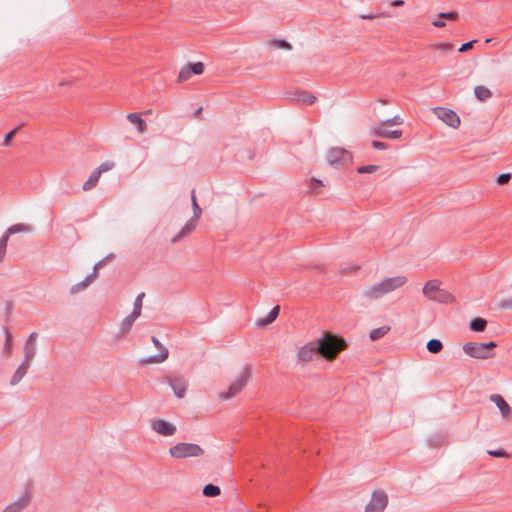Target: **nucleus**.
<instances>
[{
    "label": "nucleus",
    "mask_w": 512,
    "mask_h": 512,
    "mask_svg": "<svg viewBox=\"0 0 512 512\" xmlns=\"http://www.w3.org/2000/svg\"><path fill=\"white\" fill-rule=\"evenodd\" d=\"M316 342L319 354L327 359H334L346 347L344 339L333 334H326Z\"/></svg>",
    "instance_id": "nucleus-1"
},
{
    "label": "nucleus",
    "mask_w": 512,
    "mask_h": 512,
    "mask_svg": "<svg viewBox=\"0 0 512 512\" xmlns=\"http://www.w3.org/2000/svg\"><path fill=\"white\" fill-rule=\"evenodd\" d=\"M497 343L490 341L487 343L467 342L463 345L462 349L465 354L476 359H490L494 357V349Z\"/></svg>",
    "instance_id": "nucleus-2"
},
{
    "label": "nucleus",
    "mask_w": 512,
    "mask_h": 512,
    "mask_svg": "<svg viewBox=\"0 0 512 512\" xmlns=\"http://www.w3.org/2000/svg\"><path fill=\"white\" fill-rule=\"evenodd\" d=\"M424 296H426L429 300L448 304L453 301V296L448 291L440 288V283L438 280H430L425 283L423 290Z\"/></svg>",
    "instance_id": "nucleus-3"
},
{
    "label": "nucleus",
    "mask_w": 512,
    "mask_h": 512,
    "mask_svg": "<svg viewBox=\"0 0 512 512\" xmlns=\"http://www.w3.org/2000/svg\"><path fill=\"white\" fill-rule=\"evenodd\" d=\"M169 454L176 459L197 458L204 455V449L194 443H177L170 447Z\"/></svg>",
    "instance_id": "nucleus-4"
},
{
    "label": "nucleus",
    "mask_w": 512,
    "mask_h": 512,
    "mask_svg": "<svg viewBox=\"0 0 512 512\" xmlns=\"http://www.w3.org/2000/svg\"><path fill=\"white\" fill-rule=\"evenodd\" d=\"M328 164L334 168H341L352 161L351 153L344 148H331L326 154Z\"/></svg>",
    "instance_id": "nucleus-5"
},
{
    "label": "nucleus",
    "mask_w": 512,
    "mask_h": 512,
    "mask_svg": "<svg viewBox=\"0 0 512 512\" xmlns=\"http://www.w3.org/2000/svg\"><path fill=\"white\" fill-rule=\"evenodd\" d=\"M249 378H250V369H249V367H244V369L241 372L240 377L230 385L227 392H223L220 394V398L223 400H227V399L234 397L247 384Z\"/></svg>",
    "instance_id": "nucleus-6"
},
{
    "label": "nucleus",
    "mask_w": 512,
    "mask_h": 512,
    "mask_svg": "<svg viewBox=\"0 0 512 512\" xmlns=\"http://www.w3.org/2000/svg\"><path fill=\"white\" fill-rule=\"evenodd\" d=\"M388 504V497L384 491H374L365 507V512H382Z\"/></svg>",
    "instance_id": "nucleus-7"
},
{
    "label": "nucleus",
    "mask_w": 512,
    "mask_h": 512,
    "mask_svg": "<svg viewBox=\"0 0 512 512\" xmlns=\"http://www.w3.org/2000/svg\"><path fill=\"white\" fill-rule=\"evenodd\" d=\"M433 112L438 119L448 126L452 128H458L460 126V118L453 110L445 107H436L433 109Z\"/></svg>",
    "instance_id": "nucleus-8"
},
{
    "label": "nucleus",
    "mask_w": 512,
    "mask_h": 512,
    "mask_svg": "<svg viewBox=\"0 0 512 512\" xmlns=\"http://www.w3.org/2000/svg\"><path fill=\"white\" fill-rule=\"evenodd\" d=\"M151 341L154 344V346L160 350V353L158 355H153V356L147 357L145 359H141L140 363L142 365L161 363V362H164L168 358V355H169L168 349L166 347H164L162 345V343L155 336L151 337Z\"/></svg>",
    "instance_id": "nucleus-9"
},
{
    "label": "nucleus",
    "mask_w": 512,
    "mask_h": 512,
    "mask_svg": "<svg viewBox=\"0 0 512 512\" xmlns=\"http://www.w3.org/2000/svg\"><path fill=\"white\" fill-rule=\"evenodd\" d=\"M166 382L178 398H183L187 390V381L183 376H168Z\"/></svg>",
    "instance_id": "nucleus-10"
},
{
    "label": "nucleus",
    "mask_w": 512,
    "mask_h": 512,
    "mask_svg": "<svg viewBox=\"0 0 512 512\" xmlns=\"http://www.w3.org/2000/svg\"><path fill=\"white\" fill-rule=\"evenodd\" d=\"M151 428L162 436H172L176 432V426L163 419L152 420Z\"/></svg>",
    "instance_id": "nucleus-11"
},
{
    "label": "nucleus",
    "mask_w": 512,
    "mask_h": 512,
    "mask_svg": "<svg viewBox=\"0 0 512 512\" xmlns=\"http://www.w3.org/2000/svg\"><path fill=\"white\" fill-rule=\"evenodd\" d=\"M489 400L496 404L503 419H511L512 408L500 394H491Z\"/></svg>",
    "instance_id": "nucleus-12"
},
{
    "label": "nucleus",
    "mask_w": 512,
    "mask_h": 512,
    "mask_svg": "<svg viewBox=\"0 0 512 512\" xmlns=\"http://www.w3.org/2000/svg\"><path fill=\"white\" fill-rule=\"evenodd\" d=\"M370 134L375 137H381L386 139H399L403 132L402 130H387L384 125L373 127Z\"/></svg>",
    "instance_id": "nucleus-13"
},
{
    "label": "nucleus",
    "mask_w": 512,
    "mask_h": 512,
    "mask_svg": "<svg viewBox=\"0 0 512 512\" xmlns=\"http://www.w3.org/2000/svg\"><path fill=\"white\" fill-rule=\"evenodd\" d=\"M384 287L386 293H390L399 287L403 286L407 282L406 276L398 275L394 277L385 278L380 281Z\"/></svg>",
    "instance_id": "nucleus-14"
},
{
    "label": "nucleus",
    "mask_w": 512,
    "mask_h": 512,
    "mask_svg": "<svg viewBox=\"0 0 512 512\" xmlns=\"http://www.w3.org/2000/svg\"><path fill=\"white\" fill-rule=\"evenodd\" d=\"M316 353H319L317 342L312 341L299 349L298 358L303 362H308Z\"/></svg>",
    "instance_id": "nucleus-15"
},
{
    "label": "nucleus",
    "mask_w": 512,
    "mask_h": 512,
    "mask_svg": "<svg viewBox=\"0 0 512 512\" xmlns=\"http://www.w3.org/2000/svg\"><path fill=\"white\" fill-rule=\"evenodd\" d=\"M199 219L192 217L189 219L182 229L171 239L172 243L180 241L182 238L190 234L197 226Z\"/></svg>",
    "instance_id": "nucleus-16"
},
{
    "label": "nucleus",
    "mask_w": 512,
    "mask_h": 512,
    "mask_svg": "<svg viewBox=\"0 0 512 512\" xmlns=\"http://www.w3.org/2000/svg\"><path fill=\"white\" fill-rule=\"evenodd\" d=\"M32 497V489L30 485L27 484L22 495L17 499V501L13 502V504L17 506L20 511H22L30 504Z\"/></svg>",
    "instance_id": "nucleus-17"
},
{
    "label": "nucleus",
    "mask_w": 512,
    "mask_h": 512,
    "mask_svg": "<svg viewBox=\"0 0 512 512\" xmlns=\"http://www.w3.org/2000/svg\"><path fill=\"white\" fill-rule=\"evenodd\" d=\"M387 294L381 282H378L364 291V296L368 299L375 300Z\"/></svg>",
    "instance_id": "nucleus-18"
},
{
    "label": "nucleus",
    "mask_w": 512,
    "mask_h": 512,
    "mask_svg": "<svg viewBox=\"0 0 512 512\" xmlns=\"http://www.w3.org/2000/svg\"><path fill=\"white\" fill-rule=\"evenodd\" d=\"M31 363L27 361H22L17 370L14 372L13 376L10 379V385L15 386L18 384L23 377L26 375Z\"/></svg>",
    "instance_id": "nucleus-19"
},
{
    "label": "nucleus",
    "mask_w": 512,
    "mask_h": 512,
    "mask_svg": "<svg viewBox=\"0 0 512 512\" xmlns=\"http://www.w3.org/2000/svg\"><path fill=\"white\" fill-rule=\"evenodd\" d=\"M127 119L132 123V124H135L137 126V130L139 133H144L146 131V123L145 121L140 117L139 114L137 113H129L127 115Z\"/></svg>",
    "instance_id": "nucleus-20"
},
{
    "label": "nucleus",
    "mask_w": 512,
    "mask_h": 512,
    "mask_svg": "<svg viewBox=\"0 0 512 512\" xmlns=\"http://www.w3.org/2000/svg\"><path fill=\"white\" fill-rule=\"evenodd\" d=\"M279 311H280V306L279 305L274 306L271 309V311L268 313V315L265 318L260 319L257 322V324L259 326H265V325H268V324L272 323L278 317Z\"/></svg>",
    "instance_id": "nucleus-21"
},
{
    "label": "nucleus",
    "mask_w": 512,
    "mask_h": 512,
    "mask_svg": "<svg viewBox=\"0 0 512 512\" xmlns=\"http://www.w3.org/2000/svg\"><path fill=\"white\" fill-rule=\"evenodd\" d=\"M487 321L482 317H475L469 323V328L474 332H483L486 329Z\"/></svg>",
    "instance_id": "nucleus-22"
},
{
    "label": "nucleus",
    "mask_w": 512,
    "mask_h": 512,
    "mask_svg": "<svg viewBox=\"0 0 512 512\" xmlns=\"http://www.w3.org/2000/svg\"><path fill=\"white\" fill-rule=\"evenodd\" d=\"M100 176H101L100 171L94 170L90 174L89 178L84 182L82 189L84 191H89V190L93 189L97 185Z\"/></svg>",
    "instance_id": "nucleus-23"
},
{
    "label": "nucleus",
    "mask_w": 512,
    "mask_h": 512,
    "mask_svg": "<svg viewBox=\"0 0 512 512\" xmlns=\"http://www.w3.org/2000/svg\"><path fill=\"white\" fill-rule=\"evenodd\" d=\"M23 352H24L23 361H27V362L31 363L36 355V352H37V344H31V343L25 342Z\"/></svg>",
    "instance_id": "nucleus-24"
},
{
    "label": "nucleus",
    "mask_w": 512,
    "mask_h": 512,
    "mask_svg": "<svg viewBox=\"0 0 512 512\" xmlns=\"http://www.w3.org/2000/svg\"><path fill=\"white\" fill-rule=\"evenodd\" d=\"M32 227L30 225H27V224H23V223H18V224H14L12 226H10L7 230H6V233L10 236V235H13V234H16V233H20V232H23V233H30L32 232Z\"/></svg>",
    "instance_id": "nucleus-25"
},
{
    "label": "nucleus",
    "mask_w": 512,
    "mask_h": 512,
    "mask_svg": "<svg viewBox=\"0 0 512 512\" xmlns=\"http://www.w3.org/2000/svg\"><path fill=\"white\" fill-rule=\"evenodd\" d=\"M136 319L137 317L133 316L132 314H129L123 319L119 328L121 335H126L131 330Z\"/></svg>",
    "instance_id": "nucleus-26"
},
{
    "label": "nucleus",
    "mask_w": 512,
    "mask_h": 512,
    "mask_svg": "<svg viewBox=\"0 0 512 512\" xmlns=\"http://www.w3.org/2000/svg\"><path fill=\"white\" fill-rule=\"evenodd\" d=\"M390 331V326H381L370 331L369 337L372 341L379 340Z\"/></svg>",
    "instance_id": "nucleus-27"
},
{
    "label": "nucleus",
    "mask_w": 512,
    "mask_h": 512,
    "mask_svg": "<svg viewBox=\"0 0 512 512\" xmlns=\"http://www.w3.org/2000/svg\"><path fill=\"white\" fill-rule=\"evenodd\" d=\"M4 333H5V342H4V346H3V353L7 357H9L12 353L13 335L7 328L4 329Z\"/></svg>",
    "instance_id": "nucleus-28"
},
{
    "label": "nucleus",
    "mask_w": 512,
    "mask_h": 512,
    "mask_svg": "<svg viewBox=\"0 0 512 512\" xmlns=\"http://www.w3.org/2000/svg\"><path fill=\"white\" fill-rule=\"evenodd\" d=\"M474 94L476 98L479 99L480 101H485L489 99L492 95L491 91L487 87L482 85L476 86L474 88Z\"/></svg>",
    "instance_id": "nucleus-29"
},
{
    "label": "nucleus",
    "mask_w": 512,
    "mask_h": 512,
    "mask_svg": "<svg viewBox=\"0 0 512 512\" xmlns=\"http://www.w3.org/2000/svg\"><path fill=\"white\" fill-rule=\"evenodd\" d=\"M202 493L206 497H216L221 494V489L217 485L207 484L204 486Z\"/></svg>",
    "instance_id": "nucleus-30"
},
{
    "label": "nucleus",
    "mask_w": 512,
    "mask_h": 512,
    "mask_svg": "<svg viewBox=\"0 0 512 512\" xmlns=\"http://www.w3.org/2000/svg\"><path fill=\"white\" fill-rule=\"evenodd\" d=\"M426 348L430 353L437 354L443 349V343L434 338L427 342Z\"/></svg>",
    "instance_id": "nucleus-31"
},
{
    "label": "nucleus",
    "mask_w": 512,
    "mask_h": 512,
    "mask_svg": "<svg viewBox=\"0 0 512 512\" xmlns=\"http://www.w3.org/2000/svg\"><path fill=\"white\" fill-rule=\"evenodd\" d=\"M144 296H145V293L141 292L140 294L137 295V297L134 301L133 310H132L131 314L137 318L141 315L142 301H143Z\"/></svg>",
    "instance_id": "nucleus-32"
},
{
    "label": "nucleus",
    "mask_w": 512,
    "mask_h": 512,
    "mask_svg": "<svg viewBox=\"0 0 512 512\" xmlns=\"http://www.w3.org/2000/svg\"><path fill=\"white\" fill-rule=\"evenodd\" d=\"M191 203L193 208V217L199 219L202 214V209L197 202L194 189L191 192Z\"/></svg>",
    "instance_id": "nucleus-33"
},
{
    "label": "nucleus",
    "mask_w": 512,
    "mask_h": 512,
    "mask_svg": "<svg viewBox=\"0 0 512 512\" xmlns=\"http://www.w3.org/2000/svg\"><path fill=\"white\" fill-rule=\"evenodd\" d=\"M298 101H300L306 105H312L315 103L316 97L312 94L302 91L299 93Z\"/></svg>",
    "instance_id": "nucleus-34"
},
{
    "label": "nucleus",
    "mask_w": 512,
    "mask_h": 512,
    "mask_svg": "<svg viewBox=\"0 0 512 512\" xmlns=\"http://www.w3.org/2000/svg\"><path fill=\"white\" fill-rule=\"evenodd\" d=\"M9 237L10 236L5 232L0 238V262L3 261L5 257Z\"/></svg>",
    "instance_id": "nucleus-35"
},
{
    "label": "nucleus",
    "mask_w": 512,
    "mask_h": 512,
    "mask_svg": "<svg viewBox=\"0 0 512 512\" xmlns=\"http://www.w3.org/2000/svg\"><path fill=\"white\" fill-rule=\"evenodd\" d=\"M190 71L192 74L200 75L204 72V64L202 62H196L193 64H188Z\"/></svg>",
    "instance_id": "nucleus-36"
},
{
    "label": "nucleus",
    "mask_w": 512,
    "mask_h": 512,
    "mask_svg": "<svg viewBox=\"0 0 512 512\" xmlns=\"http://www.w3.org/2000/svg\"><path fill=\"white\" fill-rule=\"evenodd\" d=\"M438 18L456 21L459 18V14L456 11L441 12L438 14Z\"/></svg>",
    "instance_id": "nucleus-37"
},
{
    "label": "nucleus",
    "mask_w": 512,
    "mask_h": 512,
    "mask_svg": "<svg viewBox=\"0 0 512 512\" xmlns=\"http://www.w3.org/2000/svg\"><path fill=\"white\" fill-rule=\"evenodd\" d=\"M191 75H192V72L190 71L189 66L187 65L180 70L179 75H178V81L179 82L186 81L191 77Z\"/></svg>",
    "instance_id": "nucleus-38"
},
{
    "label": "nucleus",
    "mask_w": 512,
    "mask_h": 512,
    "mask_svg": "<svg viewBox=\"0 0 512 512\" xmlns=\"http://www.w3.org/2000/svg\"><path fill=\"white\" fill-rule=\"evenodd\" d=\"M403 124V119L399 115H396L392 118L386 119L382 122L384 126H393V125H401Z\"/></svg>",
    "instance_id": "nucleus-39"
},
{
    "label": "nucleus",
    "mask_w": 512,
    "mask_h": 512,
    "mask_svg": "<svg viewBox=\"0 0 512 512\" xmlns=\"http://www.w3.org/2000/svg\"><path fill=\"white\" fill-rule=\"evenodd\" d=\"M17 132H18V128H14L11 131H9L4 137L3 146H5V147L10 146L11 142H12L13 138L15 137V135L17 134Z\"/></svg>",
    "instance_id": "nucleus-40"
},
{
    "label": "nucleus",
    "mask_w": 512,
    "mask_h": 512,
    "mask_svg": "<svg viewBox=\"0 0 512 512\" xmlns=\"http://www.w3.org/2000/svg\"><path fill=\"white\" fill-rule=\"evenodd\" d=\"M379 166L378 165H365V166H360L358 169H357V172L360 173V174H364V173H374L378 170Z\"/></svg>",
    "instance_id": "nucleus-41"
},
{
    "label": "nucleus",
    "mask_w": 512,
    "mask_h": 512,
    "mask_svg": "<svg viewBox=\"0 0 512 512\" xmlns=\"http://www.w3.org/2000/svg\"><path fill=\"white\" fill-rule=\"evenodd\" d=\"M487 453L492 456V457H496V458H504V457H508V453L504 450V449H497V450H488Z\"/></svg>",
    "instance_id": "nucleus-42"
},
{
    "label": "nucleus",
    "mask_w": 512,
    "mask_h": 512,
    "mask_svg": "<svg viewBox=\"0 0 512 512\" xmlns=\"http://www.w3.org/2000/svg\"><path fill=\"white\" fill-rule=\"evenodd\" d=\"M114 167V163L113 162H110V161H106V162H103L97 169H95L96 171H100V175L103 173V172H107L109 170H111L112 168Z\"/></svg>",
    "instance_id": "nucleus-43"
},
{
    "label": "nucleus",
    "mask_w": 512,
    "mask_h": 512,
    "mask_svg": "<svg viewBox=\"0 0 512 512\" xmlns=\"http://www.w3.org/2000/svg\"><path fill=\"white\" fill-rule=\"evenodd\" d=\"M85 288H87L86 283H84L83 280H82L81 282H78V283L74 284L70 288V293L71 294H77L78 292L84 290Z\"/></svg>",
    "instance_id": "nucleus-44"
},
{
    "label": "nucleus",
    "mask_w": 512,
    "mask_h": 512,
    "mask_svg": "<svg viewBox=\"0 0 512 512\" xmlns=\"http://www.w3.org/2000/svg\"><path fill=\"white\" fill-rule=\"evenodd\" d=\"M510 179H511L510 173H503L497 177V183L499 185H504V184H507L510 181Z\"/></svg>",
    "instance_id": "nucleus-45"
},
{
    "label": "nucleus",
    "mask_w": 512,
    "mask_h": 512,
    "mask_svg": "<svg viewBox=\"0 0 512 512\" xmlns=\"http://www.w3.org/2000/svg\"><path fill=\"white\" fill-rule=\"evenodd\" d=\"M499 307L504 310H512V298L501 300L499 303Z\"/></svg>",
    "instance_id": "nucleus-46"
},
{
    "label": "nucleus",
    "mask_w": 512,
    "mask_h": 512,
    "mask_svg": "<svg viewBox=\"0 0 512 512\" xmlns=\"http://www.w3.org/2000/svg\"><path fill=\"white\" fill-rule=\"evenodd\" d=\"M476 42H477V40H472V41L466 42L460 46L458 51L461 53L466 52V51L470 50Z\"/></svg>",
    "instance_id": "nucleus-47"
},
{
    "label": "nucleus",
    "mask_w": 512,
    "mask_h": 512,
    "mask_svg": "<svg viewBox=\"0 0 512 512\" xmlns=\"http://www.w3.org/2000/svg\"><path fill=\"white\" fill-rule=\"evenodd\" d=\"M97 277H98L97 272L93 270L90 274H88L84 278L83 282L86 283V286L88 287L94 281V279Z\"/></svg>",
    "instance_id": "nucleus-48"
},
{
    "label": "nucleus",
    "mask_w": 512,
    "mask_h": 512,
    "mask_svg": "<svg viewBox=\"0 0 512 512\" xmlns=\"http://www.w3.org/2000/svg\"><path fill=\"white\" fill-rule=\"evenodd\" d=\"M453 44H450V43H438L436 45V48L437 49H440L444 52H448V51H451L453 49Z\"/></svg>",
    "instance_id": "nucleus-49"
},
{
    "label": "nucleus",
    "mask_w": 512,
    "mask_h": 512,
    "mask_svg": "<svg viewBox=\"0 0 512 512\" xmlns=\"http://www.w3.org/2000/svg\"><path fill=\"white\" fill-rule=\"evenodd\" d=\"M372 147L378 150H386L388 148V144L381 141H372Z\"/></svg>",
    "instance_id": "nucleus-50"
},
{
    "label": "nucleus",
    "mask_w": 512,
    "mask_h": 512,
    "mask_svg": "<svg viewBox=\"0 0 512 512\" xmlns=\"http://www.w3.org/2000/svg\"><path fill=\"white\" fill-rule=\"evenodd\" d=\"M275 43L278 48L288 49V50L292 48L291 44L284 39L277 40V41H275Z\"/></svg>",
    "instance_id": "nucleus-51"
},
{
    "label": "nucleus",
    "mask_w": 512,
    "mask_h": 512,
    "mask_svg": "<svg viewBox=\"0 0 512 512\" xmlns=\"http://www.w3.org/2000/svg\"><path fill=\"white\" fill-rule=\"evenodd\" d=\"M108 261L103 258L102 260L98 261L94 267H93V270L97 272V274L99 273V269L102 268Z\"/></svg>",
    "instance_id": "nucleus-52"
},
{
    "label": "nucleus",
    "mask_w": 512,
    "mask_h": 512,
    "mask_svg": "<svg viewBox=\"0 0 512 512\" xmlns=\"http://www.w3.org/2000/svg\"><path fill=\"white\" fill-rule=\"evenodd\" d=\"M37 337H38V333L37 332H32L28 338L26 339L25 342L27 343H31V344H37L36 343V340H37Z\"/></svg>",
    "instance_id": "nucleus-53"
},
{
    "label": "nucleus",
    "mask_w": 512,
    "mask_h": 512,
    "mask_svg": "<svg viewBox=\"0 0 512 512\" xmlns=\"http://www.w3.org/2000/svg\"><path fill=\"white\" fill-rule=\"evenodd\" d=\"M2 512H21L13 503L9 504Z\"/></svg>",
    "instance_id": "nucleus-54"
},
{
    "label": "nucleus",
    "mask_w": 512,
    "mask_h": 512,
    "mask_svg": "<svg viewBox=\"0 0 512 512\" xmlns=\"http://www.w3.org/2000/svg\"><path fill=\"white\" fill-rule=\"evenodd\" d=\"M322 185L323 184H322L321 180L314 178V179H312V182H311V189L315 191L317 187H320Z\"/></svg>",
    "instance_id": "nucleus-55"
},
{
    "label": "nucleus",
    "mask_w": 512,
    "mask_h": 512,
    "mask_svg": "<svg viewBox=\"0 0 512 512\" xmlns=\"http://www.w3.org/2000/svg\"><path fill=\"white\" fill-rule=\"evenodd\" d=\"M432 24H433V26H435L437 28H442L446 25L445 22L442 20V18H438L437 20H434L432 22Z\"/></svg>",
    "instance_id": "nucleus-56"
},
{
    "label": "nucleus",
    "mask_w": 512,
    "mask_h": 512,
    "mask_svg": "<svg viewBox=\"0 0 512 512\" xmlns=\"http://www.w3.org/2000/svg\"><path fill=\"white\" fill-rule=\"evenodd\" d=\"M391 5L394 7H400V6L404 5V1L403 0H394V1H392Z\"/></svg>",
    "instance_id": "nucleus-57"
},
{
    "label": "nucleus",
    "mask_w": 512,
    "mask_h": 512,
    "mask_svg": "<svg viewBox=\"0 0 512 512\" xmlns=\"http://www.w3.org/2000/svg\"><path fill=\"white\" fill-rule=\"evenodd\" d=\"M114 258H115V255H114L113 253H110V254H108V255L105 257V259H106L107 261L113 260Z\"/></svg>",
    "instance_id": "nucleus-58"
},
{
    "label": "nucleus",
    "mask_w": 512,
    "mask_h": 512,
    "mask_svg": "<svg viewBox=\"0 0 512 512\" xmlns=\"http://www.w3.org/2000/svg\"><path fill=\"white\" fill-rule=\"evenodd\" d=\"M362 19H374V16L372 15H361Z\"/></svg>",
    "instance_id": "nucleus-59"
},
{
    "label": "nucleus",
    "mask_w": 512,
    "mask_h": 512,
    "mask_svg": "<svg viewBox=\"0 0 512 512\" xmlns=\"http://www.w3.org/2000/svg\"><path fill=\"white\" fill-rule=\"evenodd\" d=\"M202 112V107H199L196 111H195V116L198 117Z\"/></svg>",
    "instance_id": "nucleus-60"
},
{
    "label": "nucleus",
    "mask_w": 512,
    "mask_h": 512,
    "mask_svg": "<svg viewBox=\"0 0 512 512\" xmlns=\"http://www.w3.org/2000/svg\"><path fill=\"white\" fill-rule=\"evenodd\" d=\"M68 84H70V82H67V81H61V82L59 83V85H68Z\"/></svg>",
    "instance_id": "nucleus-61"
}]
</instances>
